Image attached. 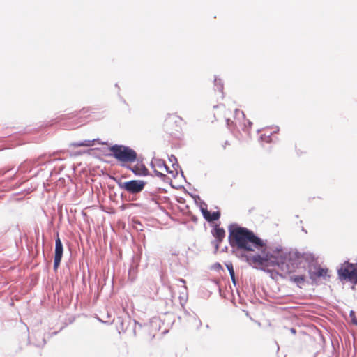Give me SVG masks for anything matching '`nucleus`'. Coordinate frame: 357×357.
Segmentation results:
<instances>
[{"label": "nucleus", "instance_id": "obj_1", "mask_svg": "<svg viewBox=\"0 0 357 357\" xmlns=\"http://www.w3.org/2000/svg\"><path fill=\"white\" fill-rule=\"evenodd\" d=\"M250 264L261 268L277 266L285 274H292L299 266V259L295 254L282 250L267 251L264 255H255L248 259Z\"/></svg>", "mask_w": 357, "mask_h": 357}, {"label": "nucleus", "instance_id": "obj_2", "mask_svg": "<svg viewBox=\"0 0 357 357\" xmlns=\"http://www.w3.org/2000/svg\"><path fill=\"white\" fill-rule=\"evenodd\" d=\"M229 242L231 247L243 251L250 252L255 250L266 253L265 242L245 227H236L229 229Z\"/></svg>", "mask_w": 357, "mask_h": 357}, {"label": "nucleus", "instance_id": "obj_3", "mask_svg": "<svg viewBox=\"0 0 357 357\" xmlns=\"http://www.w3.org/2000/svg\"><path fill=\"white\" fill-rule=\"evenodd\" d=\"M112 155L121 162H133L137 159L136 152L123 145H114L109 148Z\"/></svg>", "mask_w": 357, "mask_h": 357}, {"label": "nucleus", "instance_id": "obj_4", "mask_svg": "<svg viewBox=\"0 0 357 357\" xmlns=\"http://www.w3.org/2000/svg\"><path fill=\"white\" fill-rule=\"evenodd\" d=\"M184 123L183 119L176 113L167 114L164 119L163 128L167 132L174 134L181 131Z\"/></svg>", "mask_w": 357, "mask_h": 357}, {"label": "nucleus", "instance_id": "obj_5", "mask_svg": "<svg viewBox=\"0 0 357 357\" xmlns=\"http://www.w3.org/2000/svg\"><path fill=\"white\" fill-rule=\"evenodd\" d=\"M338 275L341 280H347L357 284V264L344 262L338 269Z\"/></svg>", "mask_w": 357, "mask_h": 357}, {"label": "nucleus", "instance_id": "obj_6", "mask_svg": "<svg viewBox=\"0 0 357 357\" xmlns=\"http://www.w3.org/2000/svg\"><path fill=\"white\" fill-rule=\"evenodd\" d=\"M146 184V182L142 180H131L123 183H119V186L121 189L130 194L136 195L144 190Z\"/></svg>", "mask_w": 357, "mask_h": 357}, {"label": "nucleus", "instance_id": "obj_7", "mask_svg": "<svg viewBox=\"0 0 357 357\" xmlns=\"http://www.w3.org/2000/svg\"><path fill=\"white\" fill-rule=\"evenodd\" d=\"M63 248L60 238L58 236L55 241V253L54 259V269L57 270L60 265L62 256H63Z\"/></svg>", "mask_w": 357, "mask_h": 357}, {"label": "nucleus", "instance_id": "obj_8", "mask_svg": "<svg viewBox=\"0 0 357 357\" xmlns=\"http://www.w3.org/2000/svg\"><path fill=\"white\" fill-rule=\"evenodd\" d=\"M211 234L215 238V240L212 243L215 245V249L218 250L220 243L225 237V231L223 228H220L218 225H215V227L212 229Z\"/></svg>", "mask_w": 357, "mask_h": 357}, {"label": "nucleus", "instance_id": "obj_9", "mask_svg": "<svg viewBox=\"0 0 357 357\" xmlns=\"http://www.w3.org/2000/svg\"><path fill=\"white\" fill-rule=\"evenodd\" d=\"M151 166L157 174L165 175L169 172V169L162 160H154Z\"/></svg>", "mask_w": 357, "mask_h": 357}, {"label": "nucleus", "instance_id": "obj_10", "mask_svg": "<svg viewBox=\"0 0 357 357\" xmlns=\"http://www.w3.org/2000/svg\"><path fill=\"white\" fill-rule=\"evenodd\" d=\"M202 212L204 218L208 222L217 220L220 217V213L219 211H215L211 213L206 208H202Z\"/></svg>", "mask_w": 357, "mask_h": 357}, {"label": "nucleus", "instance_id": "obj_11", "mask_svg": "<svg viewBox=\"0 0 357 357\" xmlns=\"http://www.w3.org/2000/svg\"><path fill=\"white\" fill-rule=\"evenodd\" d=\"M130 169L137 176H147L149 174V170L143 164H137Z\"/></svg>", "mask_w": 357, "mask_h": 357}, {"label": "nucleus", "instance_id": "obj_12", "mask_svg": "<svg viewBox=\"0 0 357 357\" xmlns=\"http://www.w3.org/2000/svg\"><path fill=\"white\" fill-rule=\"evenodd\" d=\"M289 280L290 281L296 284L298 287H301V286L304 284L305 282V275H290Z\"/></svg>", "mask_w": 357, "mask_h": 357}, {"label": "nucleus", "instance_id": "obj_13", "mask_svg": "<svg viewBox=\"0 0 357 357\" xmlns=\"http://www.w3.org/2000/svg\"><path fill=\"white\" fill-rule=\"evenodd\" d=\"M328 269L325 268L319 267L317 271L313 272L311 275V278L314 279L316 278H326L328 276Z\"/></svg>", "mask_w": 357, "mask_h": 357}, {"label": "nucleus", "instance_id": "obj_14", "mask_svg": "<svg viewBox=\"0 0 357 357\" xmlns=\"http://www.w3.org/2000/svg\"><path fill=\"white\" fill-rule=\"evenodd\" d=\"M95 140H84L81 142H75L72 144V146L74 147H80V146H91L94 145Z\"/></svg>", "mask_w": 357, "mask_h": 357}, {"label": "nucleus", "instance_id": "obj_15", "mask_svg": "<svg viewBox=\"0 0 357 357\" xmlns=\"http://www.w3.org/2000/svg\"><path fill=\"white\" fill-rule=\"evenodd\" d=\"M227 267L229 271V273H230V275H231V278L233 282L235 283L234 271L232 264L227 265Z\"/></svg>", "mask_w": 357, "mask_h": 357}, {"label": "nucleus", "instance_id": "obj_16", "mask_svg": "<svg viewBox=\"0 0 357 357\" xmlns=\"http://www.w3.org/2000/svg\"><path fill=\"white\" fill-rule=\"evenodd\" d=\"M350 317L351 318L352 323L357 326V318L354 311L350 312Z\"/></svg>", "mask_w": 357, "mask_h": 357}, {"label": "nucleus", "instance_id": "obj_17", "mask_svg": "<svg viewBox=\"0 0 357 357\" xmlns=\"http://www.w3.org/2000/svg\"><path fill=\"white\" fill-rule=\"evenodd\" d=\"M290 331H291V333H293V334H296V329H295V328H291V329H290Z\"/></svg>", "mask_w": 357, "mask_h": 357}, {"label": "nucleus", "instance_id": "obj_18", "mask_svg": "<svg viewBox=\"0 0 357 357\" xmlns=\"http://www.w3.org/2000/svg\"><path fill=\"white\" fill-rule=\"evenodd\" d=\"M181 282H183V283H184V284L185 283V280H183V279H181Z\"/></svg>", "mask_w": 357, "mask_h": 357}, {"label": "nucleus", "instance_id": "obj_19", "mask_svg": "<svg viewBox=\"0 0 357 357\" xmlns=\"http://www.w3.org/2000/svg\"><path fill=\"white\" fill-rule=\"evenodd\" d=\"M248 125H249V126H251L252 123H251V122H250V121H248Z\"/></svg>", "mask_w": 357, "mask_h": 357}, {"label": "nucleus", "instance_id": "obj_20", "mask_svg": "<svg viewBox=\"0 0 357 357\" xmlns=\"http://www.w3.org/2000/svg\"><path fill=\"white\" fill-rule=\"evenodd\" d=\"M226 145H229V144L227 142H225V146Z\"/></svg>", "mask_w": 357, "mask_h": 357}, {"label": "nucleus", "instance_id": "obj_21", "mask_svg": "<svg viewBox=\"0 0 357 357\" xmlns=\"http://www.w3.org/2000/svg\"><path fill=\"white\" fill-rule=\"evenodd\" d=\"M241 114H242L243 116H245V114H244V113H243V112H241Z\"/></svg>", "mask_w": 357, "mask_h": 357}]
</instances>
